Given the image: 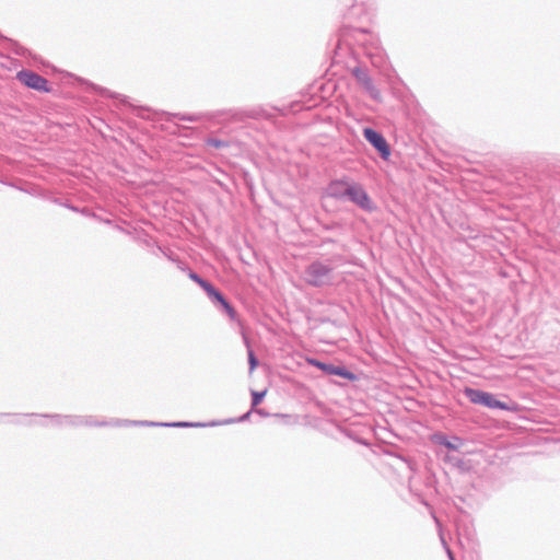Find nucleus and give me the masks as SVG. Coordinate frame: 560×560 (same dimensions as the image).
Returning a JSON list of instances; mask_svg holds the SVG:
<instances>
[{
  "label": "nucleus",
  "mask_w": 560,
  "mask_h": 560,
  "mask_svg": "<svg viewBox=\"0 0 560 560\" xmlns=\"http://www.w3.org/2000/svg\"><path fill=\"white\" fill-rule=\"evenodd\" d=\"M465 394L472 404L482 405L489 408H508L505 404L497 400L492 394L472 388H466Z\"/></svg>",
  "instance_id": "1"
},
{
  "label": "nucleus",
  "mask_w": 560,
  "mask_h": 560,
  "mask_svg": "<svg viewBox=\"0 0 560 560\" xmlns=\"http://www.w3.org/2000/svg\"><path fill=\"white\" fill-rule=\"evenodd\" d=\"M329 273L330 269L320 262H314L305 270L306 280L313 285L324 284L328 279Z\"/></svg>",
  "instance_id": "2"
},
{
  "label": "nucleus",
  "mask_w": 560,
  "mask_h": 560,
  "mask_svg": "<svg viewBox=\"0 0 560 560\" xmlns=\"http://www.w3.org/2000/svg\"><path fill=\"white\" fill-rule=\"evenodd\" d=\"M345 195L348 196L354 203L365 210H373V203L365 192V190L357 185H349L345 188Z\"/></svg>",
  "instance_id": "3"
},
{
  "label": "nucleus",
  "mask_w": 560,
  "mask_h": 560,
  "mask_svg": "<svg viewBox=\"0 0 560 560\" xmlns=\"http://www.w3.org/2000/svg\"><path fill=\"white\" fill-rule=\"evenodd\" d=\"M16 78L19 79V81L21 83H23L27 88H31V89H34V90H37V91H44V92H48L49 91V89L47 86V84H48L47 80L44 79L43 77L38 75L35 72L25 71V70L24 71H20L16 74Z\"/></svg>",
  "instance_id": "4"
},
{
  "label": "nucleus",
  "mask_w": 560,
  "mask_h": 560,
  "mask_svg": "<svg viewBox=\"0 0 560 560\" xmlns=\"http://www.w3.org/2000/svg\"><path fill=\"white\" fill-rule=\"evenodd\" d=\"M365 139L381 153L384 160H387L390 155V149L385 138L377 131L365 128L363 130Z\"/></svg>",
  "instance_id": "5"
},
{
  "label": "nucleus",
  "mask_w": 560,
  "mask_h": 560,
  "mask_svg": "<svg viewBox=\"0 0 560 560\" xmlns=\"http://www.w3.org/2000/svg\"><path fill=\"white\" fill-rule=\"evenodd\" d=\"M308 362L312 365L326 372L327 374L338 375V376H341V377H345V378L351 380V381L355 378V376L351 372L347 371L346 369H343L341 366L326 364V363H323V362L314 360V359L308 360Z\"/></svg>",
  "instance_id": "6"
},
{
  "label": "nucleus",
  "mask_w": 560,
  "mask_h": 560,
  "mask_svg": "<svg viewBox=\"0 0 560 560\" xmlns=\"http://www.w3.org/2000/svg\"><path fill=\"white\" fill-rule=\"evenodd\" d=\"M352 74L355 77L358 82L374 97L378 96V91L375 89V86L372 83L371 78L368 75L366 72L361 70L360 68H354L352 70Z\"/></svg>",
  "instance_id": "7"
},
{
  "label": "nucleus",
  "mask_w": 560,
  "mask_h": 560,
  "mask_svg": "<svg viewBox=\"0 0 560 560\" xmlns=\"http://www.w3.org/2000/svg\"><path fill=\"white\" fill-rule=\"evenodd\" d=\"M432 441L438 444L444 445L445 447H447L450 450H457L463 445L462 439L455 436V438H453V441H450L444 434H441V433L434 434L432 436Z\"/></svg>",
  "instance_id": "8"
},
{
  "label": "nucleus",
  "mask_w": 560,
  "mask_h": 560,
  "mask_svg": "<svg viewBox=\"0 0 560 560\" xmlns=\"http://www.w3.org/2000/svg\"><path fill=\"white\" fill-rule=\"evenodd\" d=\"M207 294L213 299L214 301H217L218 303H220L221 305L226 302V300L223 298V295L212 285L210 284L209 287H206V290Z\"/></svg>",
  "instance_id": "9"
},
{
  "label": "nucleus",
  "mask_w": 560,
  "mask_h": 560,
  "mask_svg": "<svg viewBox=\"0 0 560 560\" xmlns=\"http://www.w3.org/2000/svg\"><path fill=\"white\" fill-rule=\"evenodd\" d=\"M348 185L342 183V182H336V183H332L330 185V194L335 197H338L340 196L341 194L345 195V188L347 187Z\"/></svg>",
  "instance_id": "10"
},
{
  "label": "nucleus",
  "mask_w": 560,
  "mask_h": 560,
  "mask_svg": "<svg viewBox=\"0 0 560 560\" xmlns=\"http://www.w3.org/2000/svg\"><path fill=\"white\" fill-rule=\"evenodd\" d=\"M267 389L262 390V392H255L253 390L252 392V396H253V401H252V406L253 407H257L264 399V397L267 395Z\"/></svg>",
  "instance_id": "11"
},
{
  "label": "nucleus",
  "mask_w": 560,
  "mask_h": 560,
  "mask_svg": "<svg viewBox=\"0 0 560 560\" xmlns=\"http://www.w3.org/2000/svg\"><path fill=\"white\" fill-rule=\"evenodd\" d=\"M189 278H190L191 280H194L195 282H197V283H198V284H199L203 290H206V287H209V285H210V283H209L208 281H206V280L201 279L198 275H196V273H194V272H191V273L189 275Z\"/></svg>",
  "instance_id": "12"
},
{
  "label": "nucleus",
  "mask_w": 560,
  "mask_h": 560,
  "mask_svg": "<svg viewBox=\"0 0 560 560\" xmlns=\"http://www.w3.org/2000/svg\"><path fill=\"white\" fill-rule=\"evenodd\" d=\"M248 362L250 365V371H254L256 369V366L258 365V361L253 351L248 352Z\"/></svg>",
  "instance_id": "13"
},
{
  "label": "nucleus",
  "mask_w": 560,
  "mask_h": 560,
  "mask_svg": "<svg viewBox=\"0 0 560 560\" xmlns=\"http://www.w3.org/2000/svg\"><path fill=\"white\" fill-rule=\"evenodd\" d=\"M223 308L225 310V312L228 313V315L231 317V318H235L236 316V312L235 310L226 302H224L222 304Z\"/></svg>",
  "instance_id": "14"
},
{
  "label": "nucleus",
  "mask_w": 560,
  "mask_h": 560,
  "mask_svg": "<svg viewBox=\"0 0 560 560\" xmlns=\"http://www.w3.org/2000/svg\"><path fill=\"white\" fill-rule=\"evenodd\" d=\"M223 308L225 310V312L228 313V315L231 317V318H235L236 316V312L235 310L226 302H224L222 304Z\"/></svg>",
  "instance_id": "15"
},
{
  "label": "nucleus",
  "mask_w": 560,
  "mask_h": 560,
  "mask_svg": "<svg viewBox=\"0 0 560 560\" xmlns=\"http://www.w3.org/2000/svg\"><path fill=\"white\" fill-rule=\"evenodd\" d=\"M207 143L211 147H214V148H222V147H225L226 143L223 142V141H220V140H215V139H209L207 141Z\"/></svg>",
  "instance_id": "16"
}]
</instances>
